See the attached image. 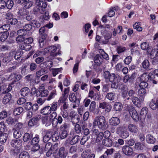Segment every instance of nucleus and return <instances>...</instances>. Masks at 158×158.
Here are the masks:
<instances>
[{"label": "nucleus", "mask_w": 158, "mask_h": 158, "mask_svg": "<svg viewBox=\"0 0 158 158\" xmlns=\"http://www.w3.org/2000/svg\"><path fill=\"white\" fill-rule=\"evenodd\" d=\"M52 140L54 142L56 141L59 138V134L58 132L55 131L51 137Z\"/></svg>", "instance_id": "49530a36"}, {"label": "nucleus", "mask_w": 158, "mask_h": 158, "mask_svg": "<svg viewBox=\"0 0 158 158\" xmlns=\"http://www.w3.org/2000/svg\"><path fill=\"white\" fill-rule=\"evenodd\" d=\"M23 111V109L22 107H19L15 109L13 111V114L15 115H20Z\"/></svg>", "instance_id": "473e14b6"}, {"label": "nucleus", "mask_w": 158, "mask_h": 158, "mask_svg": "<svg viewBox=\"0 0 158 158\" xmlns=\"http://www.w3.org/2000/svg\"><path fill=\"white\" fill-rule=\"evenodd\" d=\"M141 49L144 50H147L148 53H149L150 50L151 49V47L149 46L148 43L146 42H143L141 44Z\"/></svg>", "instance_id": "b1692460"}, {"label": "nucleus", "mask_w": 158, "mask_h": 158, "mask_svg": "<svg viewBox=\"0 0 158 158\" xmlns=\"http://www.w3.org/2000/svg\"><path fill=\"white\" fill-rule=\"evenodd\" d=\"M89 110L94 114H97L99 112L98 109L96 108V103L94 101L91 102L89 106Z\"/></svg>", "instance_id": "f8f14e48"}, {"label": "nucleus", "mask_w": 158, "mask_h": 158, "mask_svg": "<svg viewBox=\"0 0 158 158\" xmlns=\"http://www.w3.org/2000/svg\"><path fill=\"white\" fill-rule=\"evenodd\" d=\"M40 141L39 136L38 135H36L35 137L33 138L31 141V143L34 145L37 144Z\"/></svg>", "instance_id": "ea45409f"}, {"label": "nucleus", "mask_w": 158, "mask_h": 158, "mask_svg": "<svg viewBox=\"0 0 158 158\" xmlns=\"http://www.w3.org/2000/svg\"><path fill=\"white\" fill-rule=\"evenodd\" d=\"M22 134V132L21 131L15 129L13 133L14 137L17 139L21 136Z\"/></svg>", "instance_id": "c9c22d12"}, {"label": "nucleus", "mask_w": 158, "mask_h": 158, "mask_svg": "<svg viewBox=\"0 0 158 158\" xmlns=\"http://www.w3.org/2000/svg\"><path fill=\"white\" fill-rule=\"evenodd\" d=\"M129 114L131 116L133 120L135 122H137L139 120V115L137 111L132 108L129 110Z\"/></svg>", "instance_id": "0eeeda50"}, {"label": "nucleus", "mask_w": 158, "mask_h": 158, "mask_svg": "<svg viewBox=\"0 0 158 158\" xmlns=\"http://www.w3.org/2000/svg\"><path fill=\"white\" fill-rule=\"evenodd\" d=\"M123 108L122 104L119 102H116L114 105V108L116 111H120Z\"/></svg>", "instance_id": "58836bf2"}, {"label": "nucleus", "mask_w": 158, "mask_h": 158, "mask_svg": "<svg viewBox=\"0 0 158 158\" xmlns=\"http://www.w3.org/2000/svg\"><path fill=\"white\" fill-rule=\"evenodd\" d=\"M51 106L50 108L51 111H52L55 112L57 110L58 105L56 102H53L51 104Z\"/></svg>", "instance_id": "bf43d9fd"}, {"label": "nucleus", "mask_w": 158, "mask_h": 158, "mask_svg": "<svg viewBox=\"0 0 158 158\" xmlns=\"http://www.w3.org/2000/svg\"><path fill=\"white\" fill-rule=\"evenodd\" d=\"M109 123L113 126H117L120 123L119 119L117 117H113L109 120Z\"/></svg>", "instance_id": "f3484780"}, {"label": "nucleus", "mask_w": 158, "mask_h": 158, "mask_svg": "<svg viewBox=\"0 0 158 158\" xmlns=\"http://www.w3.org/2000/svg\"><path fill=\"white\" fill-rule=\"evenodd\" d=\"M134 29H136L137 31H140L142 30V28L140 27V25L139 22L136 23L133 26Z\"/></svg>", "instance_id": "8fccbe9b"}, {"label": "nucleus", "mask_w": 158, "mask_h": 158, "mask_svg": "<svg viewBox=\"0 0 158 158\" xmlns=\"http://www.w3.org/2000/svg\"><path fill=\"white\" fill-rule=\"evenodd\" d=\"M7 112L4 110L2 111L0 113V119H2L7 116Z\"/></svg>", "instance_id": "774afa93"}, {"label": "nucleus", "mask_w": 158, "mask_h": 158, "mask_svg": "<svg viewBox=\"0 0 158 158\" xmlns=\"http://www.w3.org/2000/svg\"><path fill=\"white\" fill-rule=\"evenodd\" d=\"M117 77L114 73H111L108 79L111 82H115L117 80Z\"/></svg>", "instance_id": "6e6d98bb"}, {"label": "nucleus", "mask_w": 158, "mask_h": 158, "mask_svg": "<svg viewBox=\"0 0 158 158\" xmlns=\"http://www.w3.org/2000/svg\"><path fill=\"white\" fill-rule=\"evenodd\" d=\"M148 53L150 54V57L151 58L153 59L158 56V49L155 48L152 49L151 51L150 50L149 53Z\"/></svg>", "instance_id": "4be33fe9"}, {"label": "nucleus", "mask_w": 158, "mask_h": 158, "mask_svg": "<svg viewBox=\"0 0 158 158\" xmlns=\"http://www.w3.org/2000/svg\"><path fill=\"white\" fill-rule=\"evenodd\" d=\"M128 129L133 134H137L139 131V128L138 125L135 123H130L128 126Z\"/></svg>", "instance_id": "20e7f679"}, {"label": "nucleus", "mask_w": 158, "mask_h": 158, "mask_svg": "<svg viewBox=\"0 0 158 158\" xmlns=\"http://www.w3.org/2000/svg\"><path fill=\"white\" fill-rule=\"evenodd\" d=\"M79 56H78L77 57V60L78 61V63H76L74 66L73 71L74 73H76L78 70L79 66V63L80 61L81 60H79Z\"/></svg>", "instance_id": "79ce46f5"}, {"label": "nucleus", "mask_w": 158, "mask_h": 158, "mask_svg": "<svg viewBox=\"0 0 158 158\" xmlns=\"http://www.w3.org/2000/svg\"><path fill=\"white\" fill-rule=\"evenodd\" d=\"M146 139L147 142L150 143H154L156 141V139L150 134H148L146 136Z\"/></svg>", "instance_id": "aec40b11"}, {"label": "nucleus", "mask_w": 158, "mask_h": 158, "mask_svg": "<svg viewBox=\"0 0 158 158\" xmlns=\"http://www.w3.org/2000/svg\"><path fill=\"white\" fill-rule=\"evenodd\" d=\"M60 49V45L57 44L47 47L44 49V52L45 53H49L51 56L54 57L61 54Z\"/></svg>", "instance_id": "f03ea898"}, {"label": "nucleus", "mask_w": 158, "mask_h": 158, "mask_svg": "<svg viewBox=\"0 0 158 158\" xmlns=\"http://www.w3.org/2000/svg\"><path fill=\"white\" fill-rule=\"evenodd\" d=\"M32 135L28 133H25L23 136V139L24 142H26L30 141L31 139Z\"/></svg>", "instance_id": "7c9ffc66"}, {"label": "nucleus", "mask_w": 158, "mask_h": 158, "mask_svg": "<svg viewBox=\"0 0 158 158\" xmlns=\"http://www.w3.org/2000/svg\"><path fill=\"white\" fill-rule=\"evenodd\" d=\"M148 113L147 109L146 108H143L140 111V115L141 118H144Z\"/></svg>", "instance_id": "4c0bfd02"}, {"label": "nucleus", "mask_w": 158, "mask_h": 158, "mask_svg": "<svg viewBox=\"0 0 158 158\" xmlns=\"http://www.w3.org/2000/svg\"><path fill=\"white\" fill-rule=\"evenodd\" d=\"M19 158H29V156L27 152H23L19 154Z\"/></svg>", "instance_id": "603ef678"}, {"label": "nucleus", "mask_w": 158, "mask_h": 158, "mask_svg": "<svg viewBox=\"0 0 158 158\" xmlns=\"http://www.w3.org/2000/svg\"><path fill=\"white\" fill-rule=\"evenodd\" d=\"M35 4L36 6L43 9L45 8L47 5L46 2L41 1L40 0H36Z\"/></svg>", "instance_id": "412c9836"}, {"label": "nucleus", "mask_w": 158, "mask_h": 158, "mask_svg": "<svg viewBox=\"0 0 158 158\" xmlns=\"http://www.w3.org/2000/svg\"><path fill=\"white\" fill-rule=\"evenodd\" d=\"M45 72V71L44 69H42L37 71L36 73L35 77L37 78H39L40 76L44 74Z\"/></svg>", "instance_id": "4d7b16f0"}, {"label": "nucleus", "mask_w": 158, "mask_h": 158, "mask_svg": "<svg viewBox=\"0 0 158 158\" xmlns=\"http://www.w3.org/2000/svg\"><path fill=\"white\" fill-rule=\"evenodd\" d=\"M22 78V76L20 75L15 73H12L8 78L9 80H12L13 83L20 80Z\"/></svg>", "instance_id": "6e6552de"}, {"label": "nucleus", "mask_w": 158, "mask_h": 158, "mask_svg": "<svg viewBox=\"0 0 158 158\" xmlns=\"http://www.w3.org/2000/svg\"><path fill=\"white\" fill-rule=\"evenodd\" d=\"M112 141L110 139L106 138L103 139L102 142V144L105 146L110 147L112 145Z\"/></svg>", "instance_id": "c85d7f7f"}, {"label": "nucleus", "mask_w": 158, "mask_h": 158, "mask_svg": "<svg viewBox=\"0 0 158 158\" xmlns=\"http://www.w3.org/2000/svg\"><path fill=\"white\" fill-rule=\"evenodd\" d=\"M107 123L106 122L105 118L103 116H97L94 119L93 123V127H98L99 128L104 130L107 128Z\"/></svg>", "instance_id": "f257e3e1"}, {"label": "nucleus", "mask_w": 158, "mask_h": 158, "mask_svg": "<svg viewBox=\"0 0 158 158\" xmlns=\"http://www.w3.org/2000/svg\"><path fill=\"white\" fill-rule=\"evenodd\" d=\"M129 135V133L126 130H124L121 136L123 138L125 139L128 137Z\"/></svg>", "instance_id": "69168bd1"}, {"label": "nucleus", "mask_w": 158, "mask_h": 158, "mask_svg": "<svg viewBox=\"0 0 158 158\" xmlns=\"http://www.w3.org/2000/svg\"><path fill=\"white\" fill-rule=\"evenodd\" d=\"M126 50V48L123 46H119L117 47V52L119 54L124 52Z\"/></svg>", "instance_id": "052dcab7"}, {"label": "nucleus", "mask_w": 158, "mask_h": 158, "mask_svg": "<svg viewBox=\"0 0 158 158\" xmlns=\"http://www.w3.org/2000/svg\"><path fill=\"white\" fill-rule=\"evenodd\" d=\"M115 95V94L114 93H109L107 94L106 97L110 100H113L114 98Z\"/></svg>", "instance_id": "864d4df0"}, {"label": "nucleus", "mask_w": 158, "mask_h": 158, "mask_svg": "<svg viewBox=\"0 0 158 158\" xmlns=\"http://www.w3.org/2000/svg\"><path fill=\"white\" fill-rule=\"evenodd\" d=\"M11 144L14 148H19L21 145V142L19 139H14L11 141Z\"/></svg>", "instance_id": "6ab92c4d"}, {"label": "nucleus", "mask_w": 158, "mask_h": 158, "mask_svg": "<svg viewBox=\"0 0 158 158\" xmlns=\"http://www.w3.org/2000/svg\"><path fill=\"white\" fill-rule=\"evenodd\" d=\"M40 89L39 90L40 95L41 97H47L48 95V91L47 89Z\"/></svg>", "instance_id": "a19ab883"}, {"label": "nucleus", "mask_w": 158, "mask_h": 158, "mask_svg": "<svg viewBox=\"0 0 158 158\" xmlns=\"http://www.w3.org/2000/svg\"><path fill=\"white\" fill-rule=\"evenodd\" d=\"M7 86H7L3 85L1 86V89L3 90L2 93L5 94L7 93V94L12 89V86L11 85H9Z\"/></svg>", "instance_id": "a878e982"}, {"label": "nucleus", "mask_w": 158, "mask_h": 158, "mask_svg": "<svg viewBox=\"0 0 158 158\" xmlns=\"http://www.w3.org/2000/svg\"><path fill=\"white\" fill-rule=\"evenodd\" d=\"M80 139V137L78 135L74 136L70 142V143L71 145H73L77 143L79 141Z\"/></svg>", "instance_id": "e433bc0d"}, {"label": "nucleus", "mask_w": 158, "mask_h": 158, "mask_svg": "<svg viewBox=\"0 0 158 158\" xmlns=\"http://www.w3.org/2000/svg\"><path fill=\"white\" fill-rule=\"evenodd\" d=\"M14 53L13 52L5 54V55L2 60L3 62L4 63H7L13 59Z\"/></svg>", "instance_id": "423d86ee"}, {"label": "nucleus", "mask_w": 158, "mask_h": 158, "mask_svg": "<svg viewBox=\"0 0 158 158\" xmlns=\"http://www.w3.org/2000/svg\"><path fill=\"white\" fill-rule=\"evenodd\" d=\"M122 152L123 153L128 156H134V153L132 148L128 146H124L122 148Z\"/></svg>", "instance_id": "39448f33"}, {"label": "nucleus", "mask_w": 158, "mask_h": 158, "mask_svg": "<svg viewBox=\"0 0 158 158\" xmlns=\"http://www.w3.org/2000/svg\"><path fill=\"white\" fill-rule=\"evenodd\" d=\"M20 48L27 51L30 50L31 48V46L28 44L22 43L21 44Z\"/></svg>", "instance_id": "72a5a7b5"}, {"label": "nucleus", "mask_w": 158, "mask_h": 158, "mask_svg": "<svg viewBox=\"0 0 158 158\" xmlns=\"http://www.w3.org/2000/svg\"><path fill=\"white\" fill-rule=\"evenodd\" d=\"M52 143L49 142L46 143L45 146V151H51L52 150Z\"/></svg>", "instance_id": "13d9d810"}, {"label": "nucleus", "mask_w": 158, "mask_h": 158, "mask_svg": "<svg viewBox=\"0 0 158 158\" xmlns=\"http://www.w3.org/2000/svg\"><path fill=\"white\" fill-rule=\"evenodd\" d=\"M17 122H18V121L17 119L10 117H8L6 119L7 123L10 125H14Z\"/></svg>", "instance_id": "bb28decb"}, {"label": "nucleus", "mask_w": 158, "mask_h": 158, "mask_svg": "<svg viewBox=\"0 0 158 158\" xmlns=\"http://www.w3.org/2000/svg\"><path fill=\"white\" fill-rule=\"evenodd\" d=\"M131 101L133 103L138 107H140L141 104L143 102L141 101V98H138L137 97L133 96L131 98Z\"/></svg>", "instance_id": "9d476101"}, {"label": "nucleus", "mask_w": 158, "mask_h": 158, "mask_svg": "<svg viewBox=\"0 0 158 158\" xmlns=\"http://www.w3.org/2000/svg\"><path fill=\"white\" fill-rule=\"evenodd\" d=\"M42 123L46 127L50 126L52 123V121L47 116H45L42 117Z\"/></svg>", "instance_id": "2eb2a0df"}, {"label": "nucleus", "mask_w": 158, "mask_h": 158, "mask_svg": "<svg viewBox=\"0 0 158 158\" xmlns=\"http://www.w3.org/2000/svg\"><path fill=\"white\" fill-rule=\"evenodd\" d=\"M7 134H0V142L1 143H5L7 139Z\"/></svg>", "instance_id": "c03bdc74"}, {"label": "nucleus", "mask_w": 158, "mask_h": 158, "mask_svg": "<svg viewBox=\"0 0 158 158\" xmlns=\"http://www.w3.org/2000/svg\"><path fill=\"white\" fill-rule=\"evenodd\" d=\"M33 3L31 1H28L25 2L24 4V6L26 9H28L32 6L33 5Z\"/></svg>", "instance_id": "0e129e2a"}, {"label": "nucleus", "mask_w": 158, "mask_h": 158, "mask_svg": "<svg viewBox=\"0 0 158 158\" xmlns=\"http://www.w3.org/2000/svg\"><path fill=\"white\" fill-rule=\"evenodd\" d=\"M10 25L9 24L3 25L0 27V32H7V31L10 29Z\"/></svg>", "instance_id": "2f4dec72"}, {"label": "nucleus", "mask_w": 158, "mask_h": 158, "mask_svg": "<svg viewBox=\"0 0 158 158\" xmlns=\"http://www.w3.org/2000/svg\"><path fill=\"white\" fill-rule=\"evenodd\" d=\"M145 148V146L143 143H136L135 145V148L137 150H142Z\"/></svg>", "instance_id": "393cba45"}, {"label": "nucleus", "mask_w": 158, "mask_h": 158, "mask_svg": "<svg viewBox=\"0 0 158 158\" xmlns=\"http://www.w3.org/2000/svg\"><path fill=\"white\" fill-rule=\"evenodd\" d=\"M151 76L149 75L147 73H144L140 77L137 79V81H149Z\"/></svg>", "instance_id": "ddd939ff"}, {"label": "nucleus", "mask_w": 158, "mask_h": 158, "mask_svg": "<svg viewBox=\"0 0 158 158\" xmlns=\"http://www.w3.org/2000/svg\"><path fill=\"white\" fill-rule=\"evenodd\" d=\"M69 99L70 101L74 102L77 101L76 97L74 93H72L70 94L69 96Z\"/></svg>", "instance_id": "3c124183"}, {"label": "nucleus", "mask_w": 158, "mask_h": 158, "mask_svg": "<svg viewBox=\"0 0 158 158\" xmlns=\"http://www.w3.org/2000/svg\"><path fill=\"white\" fill-rule=\"evenodd\" d=\"M11 98V95L10 93H7L4 97L2 101V102L4 104H6L9 102Z\"/></svg>", "instance_id": "c756f323"}, {"label": "nucleus", "mask_w": 158, "mask_h": 158, "mask_svg": "<svg viewBox=\"0 0 158 158\" xmlns=\"http://www.w3.org/2000/svg\"><path fill=\"white\" fill-rule=\"evenodd\" d=\"M51 112L50 106H48L44 107L41 110V113L44 115L49 114Z\"/></svg>", "instance_id": "5701e85b"}, {"label": "nucleus", "mask_w": 158, "mask_h": 158, "mask_svg": "<svg viewBox=\"0 0 158 158\" xmlns=\"http://www.w3.org/2000/svg\"><path fill=\"white\" fill-rule=\"evenodd\" d=\"M6 127L4 122H2L0 123V132L2 133L4 132H6Z\"/></svg>", "instance_id": "37998d69"}, {"label": "nucleus", "mask_w": 158, "mask_h": 158, "mask_svg": "<svg viewBox=\"0 0 158 158\" xmlns=\"http://www.w3.org/2000/svg\"><path fill=\"white\" fill-rule=\"evenodd\" d=\"M33 41V39L31 37L26 38L25 37L24 40V43L29 44L31 43Z\"/></svg>", "instance_id": "338daca9"}, {"label": "nucleus", "mask_w": 158, "mask_h": 158, "mask_svg": "<svg viewBox=\"0 0 158 158\" xmlns=\"http://www.w3.org/2000/svg\"><path fill=\"white\" fill-rule=\"evenodd\" d=\"M27 33V32L25 31L23 29H19L17 32V35L19 36L24 37Z\"/></svg>", "instance_id": "de8ad7c7"}, {"label": "nucleus", "mask_w": 158, "mask_h": 158, "mask_svg": "<svg viewBox=\"0 0 158 158\" xmlns=\"http://www.w3.org/2000/svg\"><path fill=\"white\" fill-rule=\"evenodd\" d=\"M40 116L38 115L33 118L29 121L28 125L30 127H32L36 125L38 121L40 119Z\"/></svg>", "instance_id": "9b49d317"}, {"label": "nucleus", "mask_w": 158, "mask_h": 158, "mask_svg": "<svg viewBox=\"0 0 158 158\" xmlns=\"http://www.w3.org/2000/svg\"><path fill=\"white\" fill-rule=\"evenodd\" d=\"M101 33L104 38L105 40L102 41L103 44H107L109 42V39H110L112 35L110 31H107L106 29L103 28L101 31Z\"/></svg>", "instance_id": "7ed1b4c3"}, {"label": "nucleus", "mask_w": 158, "mask_h": 158, "mask_svg": "<svg viewBox=\"0 0 158 158\" xmlns=\"http://www.w3.org/2000/svg\"><path fill=\"white\" fill-rule=\"evenodd\" d=\"M3 33L0 38V41L2 42L4 41L7 38L9 35V33L7 32Z\"/></svg>", "instance_id": "5fc2aeb1"}, {"label": "nucleus", "mask_w": 158, "mask_h": 158, "mask_svg": "<svg viewBox=\"0 0 158 158\" xmlns=\"http://www.w3.org/2000/svg\"><path fill=\"white\" fill-rule=\"evenodd\" d=\"M103 59L99 54H97L94 58V61L95 64L99 66L103 62Z\"/></svg>", "instance_id": "a211bd4d"}, {"label": "nucleus", "mask_w": 158, "mask_h": 158, "mask_svg": "<svg viewBox=\"0 0 158 158\" xmlns=\"http://www.w3.org/2000/svg\"><path fill=\"white\" fill-rule=\"evenodd\" d=\"M139 98H141V100L144 101V98L147 94V91L146 89L140 88L138 91Z\"/></svg>", "instance_id": "1a4fd4ad"}, {"label": "nucleus", "mask_w": 158, "mask_h": 158, "mask_svg": "<svg viewBox=\"0 0 158 158\" xmlns=\"http://www.w3.org/2000/svg\"><path fill=\"white\" fill-rule=\"evenodd\" d=\"M6 3L7 8L8 9H11L13 6V2L11 0H8Z\"/></svg>", "instance_id": "680f3d73"}, {"label": "nucleus", "mask_w": 158, "mask_h": 158, "mask_svg": "<svg viewBox=\"0 0 158 158\" xmlns=\"http://www.w3.org/2000/svg\"><path fill=\"white\" fill-rule=\"evenodd\" d=\"M28 68L27 65H23L20 68L21 72L22 75H25L28 72Z\"/></svg>", "instance_id": "f704fd0d"}, {"label": "nucleus", "mask_w": 158, "mask_h": 158, "mask_svg": "<svg viewBox=\"0 0 158 158\" xmlns=\"http://www.w3.org/2000/svg\"><path fill=\"white\" fill-rule=\"evenodd\" d=\"M89 138V136L85 135L83 137L80 141V143L82 145L84 144L85 143Z\"/></svg>", "instance_id": "e2e57ef3"}, {"label": "nucleus", "mask_w": 158, "mask_h": 158, "mask_svg": "<svg viewBox=\"0 0 158 158\" xmlns=\"http://www.w3.org/2000/svg\"><path fill=\"white\" fill-rule=\"evenodd\" d=\"M30 90L27 87H24L20 91V94L23 97L26 96L30 92Z\"/></svg>", "instance_id": "cd10ccee"}, {"label": "nucleus", "mask_w": 158, "mask_h": 158, "mask_svg": "<svg viewBox=\"0 0 158 158\" xmlns=\"http://www.w3.org/2000/svg\"><path fill=\"white\" fill-rule=\"evenodd\" d=\"M142 65L143 68L148 69L149 68V63L147 60H145L142 63Z\"/></svg>", "instance_id": "09e8293b"}, {"label": "nucleus", "mask_w": 158, "mask_h": 158, "mask_svg": "<svg viewBox=\"0 0 158 158\" xmlns=\"http://www.w3.org/2000/svg\"><path fill=\"white\" fill-rule=\"evenodd\" d=\"M150 107L153 110H155L158 108L157 100L155 98H153L151 101L149 105Z\"/></svg>", "instance_id": "dca6fc26"}, {"label": "nucleus", "mask_w": 158, "mask_h": 158, "mask_svg": "<svg viewBox=\"0 0 158 158\" xmlns=\"http://www.w3.org/2000/svg\"><path fill=\"white\" fill-rule=\"evenodd\" d=\"M58 154L60 158H65L67 155L68 152L64 147H61L59 150Z\"/></svg>", "instance_id": "4468645a"}, {"label": "nucleus", "mask_w": 158, "mask_h": 158, "mask_svg": "<svg viewBox=\"0 0 158 158\" xmlns=\"http://www.w3.org/2000/svg\"><path fill=\"white\" fill-rule=\"evenodd\" d=\"M62 70V68L57 69H52V74L53 76L55 77L58 74L59 72H60Z\"/></svg>", "instance_id": "a18cd8bd"}]
</instances>
